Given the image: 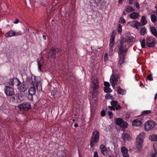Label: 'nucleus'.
Returning a JSON list of instances; mask_svg holds the SVG:
<instances>
[{"instance_id":"60","label":"nucleus","mask_w":157,"mask_h":157,"mask_svg":"<svg viewBox=\"0 0 157 157\" xmlns=\"http://www.w3.org/2000/svg\"><path fill=\"white\" fill-rule=\"evenodd\" d=\"M43 37L44 38V39H46L45 38H46V36L45 35H43Z\"/></svg>"},{"instance_id":"40","label":"nucleus","mask_w":157,"mask_h":157,"mask_svg":"<svg viewBox=\"0 0 157 157\" xmlns=\"http://www.w3.org/2000/svg\"><path fill=\"white\" fill-rule=\"evenodd\" d=\"M134 38L132 36H129L127 37V41L128 42H131L133 41Z\"/></svg>"},{"instance_id":"8","label":"nucleus","mask_w":157,"mask_h":157,"mask_svg":"<svg viewBox=\"0 0 157 157\" xmlns=\"http://www.w3.org/2000/svg\"><path fill=\"white\" fill-rule=\"evenodd\" d=\"M155 125V122L152 121H148L144 124V130L145 131H148L154 128Z\"/></svg>"},{"instance_id":"14","label":"nucleus","mask_w":157,"mask_h":157,"mask_svg":"<svg viewBox=\"0 0 157 157\" xmlns=\"http://www.w3.org/2000/svg\"><path fill=\"white\" fill-rule=\"evenodd\" d=\"M100 148L101 150V153L105 156H107L108 155V151L105 147L103 144H101L100 146Z\"/></svg>"},{"instance_id":"64","label":"nucleus","mask_w":157,"mask_h":157,"mask_svg":"<svg viewBox=\"0 0 157 157\" xmlns=\"http://www.w3.org/2000/svg\"><path fill=\"white\" fill-rule=\"evenodd\" d=\"M123 23H124L125 22V20L123 19Z\"/></svg>"},{"instance_id":"3","label":"nucleus","mask_w":157,"mask_h":157,"mask_svg":"<svg viewBox=\"0 0 157 157\" xmlns=\"http://www.w3.org/2000/svg\"><path fill=\"white\" fill-rule=\"evenodd\" d=\"M62 51V49L57 48H52L48 54V59H55L56 54H58Z\"/></svg>"},{"instance_id":"26","label":"nucleus","mask_w":157,"mask_h":157,"mask_svg":"<svg viewBox=\"0 0 157 157\" xmlns=\"http://www.w3.org/2000/svg\"><path fill=\"white\" fill-rule=\"evenodd\" d=\"M36 88L34 86L30 87L29 90V94L31 96L34 95L36 92Z\"/></svg>"},{"instance_id":"17","label":"nucleus","mask_w":157,"mask_h":157,"mask_svg":"<svg viewBox=\"0 0 157 157\" xmlns=\"http://www.w3.org/2000/svg\"><path fill=\"white\" fill-rule=\"evenodd\" d=\"M140 16L139 13L138 12H133L130 14V18L136 19L138 18Z\"/></svg>"},{"instance_id":"13","label":"nucleus","mask_w":157,"mask_h":157,"mask_svg":"<svg viewBox=\"0 0 157 157\" xmlns=\"http://www.w3.org/2000/svg\"><path fill=\"white\" fill-rule=\"evenodd\" d=\"M37 63L38 65V69L40 71H42L41 68L44 65V62L43 59L40 57L37 59Z\"/></svg>"},{"instance_id":"5","label":"nucleus","mask_w":157,"mask_h":157,"mask_svg":"<svg viewBox=\"0 0 157 157\" xmlns=\"http://www.w3.org/2000/svg\"><path fill=\"white\" fill-rule=\"evenodd\" d=\"M99 133L98 131H94L92 134L90 141V145L91 147H93L94 144L99 141Z\"/></svg>"},{"instance_id":"6","label":"nucleus","mask_w":157,"mask_h":157,"mask_svg":"<svg viewBox=\"0 0 157 157\" xmlns=\"http://www.w3.org/2000/svg\"><path fill=\"white\" fill-rule=\"evenodd\" d=\"M119 55L125 56L127 52L126 45L124 44L123 42H120V44L118 46Z\"/></svg>"},{"instance_id":"62","label":"nucleus","mask_w":157,"mask_h":157,"mask_svg":"<svg viewBox=\"0 0 157 157\" xmlns=\"http://www.w3.org/2000/svg\"><path fill=\"white\" fill-rule=\"evenodd\" d=\"M143 83L141 82H140V86H143Z\"/></svg>"},{"instance_id":"1","label":"nucleus","mask_w":157,"mask_h":157,"mask_svg":"<svg viewBox=\"0 0 157 157\" xmlns=\"http://www.w3.org/2000/svg\"><path fill=\"white\" fill-rule=\"evenodd\" d=\"M99 88V82L98 79L93 75L91 77V82L90 83V92L91 98L96 103L97 100V96L98 94Z\"/></svg>"},{"instance_id":"61","label":"nucleus","mask_w":157,"mask_h":157,"mask_svg":"<svg viewBox=\"0 0 157 157\" xmlns=\"http://www.w3.org/2000/svg\"><path fill=\"white\" fill-rule=\"evenodd\" d=\"M157 98V93L155 95V99H156Z\"/></svg>"},{"instance_id":"58","label":"nucleus","mask_w":157,"mask_h":157,"mask_svg":"<svg viewBox=\"0 0 157 157\" xmlns=\"http://www.w3.org/2000/svg\"><path fill=\"white\" fill-rule=\"evenodd\" d=\"M74 126L76 128L78 126V124L77 123H75L74 124Z\"/></svg>"},{"instance_id":"15","label":"nucleus","mask_w":157,"mask_h":157,"mask_svg":"<svg viewBox=\"0 0 157 157\" xmlns=\"http://www.w3.org/2000/svg\"><path fill=\"white\" fill-rule=\"evenodd\" d=\"M130 25L134 28H136V29H139L140 28V26H141L140 23L136 20L134 21L131 22Z\"/></svg>"},{"instance_id":"39","label":"nucleus","mask_w":157,"mask_h":157,"mask_svg":"<svg viewBox=\"0 0 157 157\" xmlns=\"http://www.w3.org/2000/svg\"><path fill=\"white\" fill-rule=\"evenodd\" d=\"M118 103V101L115 100H113L110 102L111 105L114 107L117 105Z\"/></svg>"},{"instance_id":"57","label":"nucleus","mask_w":157,"mask_h":157,"mask_svg":"<svg viewBox=\"0 0 157 157\" xmlns=\"http://www.w3.org/2000/svg\"><path fill=\"white\" fill-rule=\"evenodd\" d=\"M129 1V4H132L133 1L132 0H128Z\"/></svg>"},{"instance_id":"7","label":"nucleus","mask_w":157,"mask_h":157,"mask_svg":"<svg viewBox=\"0 0 157 157\" xmlns=\"http://www.w3.org/2000/svg\"><path fill=\"white\" fill-rule=\"evenodd\" d=\"M156 44V40L155 39L149 36L147 37L146 44L148 47H153Z\"/></svg>"},{"instance_id":"18","label":"nucleus","mask_w":157,"mask_h":157,"mask_svg":"<svg viewBox=\"0 0 157 157\" xmlns=\"http://www.w3.org/2000/svg\"><path fill=\"white\" fill-rule=\"evenodd\" d=\"M122 140L125 141L126 140H130V136L128 134L124 132L122 134Z\"/></svg>"},{"instance_id":"53","label":"nucleus","mask_w":157,"mask_h":157,"mask_svg":"<svg viewBox=\"0 0 157 157\" xmlns=\"http://www.w3.org/2000/svg\"><path fill=\"white\" fill-rule=\"evenodd\" d=\"M98 152L95 151L94 153V157H98Z\"/></svg>"},{"instance_id":"29","label":"nucleus","mask_w":157,"mask_h":157,"mask_svg":"<svg viewBox=\"0 0 157 157\" xmlns=\"http://www.w3.org/2000/svg\"><path fill=\"white\" fill-rule=\"evenodd\" d=\"M125 11L128 12L130 13L135 11V9H134L131 6H127L125 8Z\"/></svg>"},{"instance_id":"42","label":"nucleus","mask_w":157,"mask_h":157,"mask_svg":"<svg viewBox=\"0 0 157 157\" xmlns=\"http://www.w3.org/2000/svg\"><path fill=\"white\" fill-rule=\"evenodd\" d=\"M24 97V95L21 93H20L17 94L18 99L20 101L21 100L20 98H22L23 97Z\"/></svg>"},{"instance_id":"55","label":"nucleus","mask_w":157,"mask_h":157,"mask_svg":"<svg viewBox=\"0 0 157 157\" xmlns=\"http://www.w3.org/2000/svg\"><path fill=\"white\" fill-rule=\"evenodd\" d=\"M19 22V20L18 19H17L14 22V23L15 24H16L18 23Z\"/></svg>"},{"instance_id":"20","label":"nucleus","mask_w":157,"mask_h":157,"mask_svg":"<svg viewBox=\"0 0 157 157\" xmlns=\"http://www.w3.org/2000/svg\"><path fill=\"white\" fill-rule=\"evenodd\" d=\"M150 30L152 34L157 37V31L155 27L153 26L150 27Z\"/></svg>"},{"instance_id":"31","label":"nucleus","mask_w":157,"mask_h":157,"mask_svg":"<svg viewBox=\"0 0 157 157\" xmlns=\"http://www.w3.org/2000/svg\"><path fill=\"white\" fill-rule=\"evenodd\" d=\"M152 112L150 110H144L142 112L141 114L144 115H147L151 114Z\"/></svg>"},{"instance_id":"11","label":"nucleus","mask_w":157,"mask_h":157,"mask_svg":"<svg viewBox=\"0 0 157 157\" xmlns=\"http://www.w3.org/2000/svg\"><path fill=\"white\" fill-rule=\"evenodd\" d=\"M18 86H19L17 88V89L20 92H24L28 88V85L24 82L22 83L21 82V84Z\"/></svg>"},{"instance_id":"16","label":"nucleus","mask_w":157,"mask_h":157,"mask_svg":"<svg viewBox=\"0 0 157 157\" xmlns=\"http://www.w3.org/2000/svg\"><path fill=\"white\" fill-rule=\"evenodd\" d=\"M121 150L122 153L123 154L124 157H129L128 154V149L125 147H122Z\"/></svg>"},{"instance_id":"27","label":"nucleus","mask_w":157,"mask_h":157,"mask_svg":"<svg viewBox=\"0 0 157 157\" xmlns=\"http://www.w3.org/2000/svg\"><path fill=\"white\" fill-rule=\"evenodd\" d=\"M153 147L154 150H155V152L154 154L152 153L150 157H157V144H154Z\"/></svg>"},{"instance_id":"28","label":"nucleus","mask_w":157,"mask_h":157,"mask_svg":"<svg viewBox=\"0 0 157 157\" xmlns=\"http://www.w3.org/2000/svg\"><path fill=\"white\" fill-rule=\"evenodd\" d=\"M110 82H115L116 83L118 81V78L116 77L115 74H112L111 77Z\"/></svg>"},{"instance_id":"4","label":"nucleus","mask_w":157,"mask_h":157,"mask_svg":"<svg viewBox=\"0 0 157 157\" xmlns=\"http://www.w3.org/2000/svg\"><path fill=\"white\" fill-rule=\"evenodd\" d=\"M27 81L30 84L32 85L33 86L35 87L37 90H40L42 88L39 87L38 88V86L40 83L36 80V78L35 76L33 75L32 76H29L27 78Z\"/></svg>"},{"instance_id":"36","label":"nucleus","mask_w":157,"mask_h":157,"mask_svg":"<svg viewBox=\"0 0 157 157\" xmlns=\"http://www.w3.org/2000/svg\"><path fill=\"white\" fill-rule=\"evenodd\" d=\"M151 21L153 23H155L157 21V17L155 15L152 14L151 16Z\"/></svg>"},{"instance_id":"51","label":"nucleus","mask_w":157,"mask_h":157,"mask_svg":"<svg viewBox=\"0 0 157 157\" xmlns=\"http://www.w3.org/2000/svg\"><path fill=\"white\" fill-rule=\"evenodd\" d=\"M136 8L138 9H139L140 8V5H139V3L137 2L136 3Z\"/></svg>"},{"instance_id":"49","label":"nucleus","mask_w":157,"mask_h":157,"mask_svg":"<svg viewBox=\"0 0 157 157\" xmlns=\"http://www.w3.org/2000/svg\"><path fill=\"white\" fill-rule=\"evenodd\" d=\"M108 115L110 118H111L113 117V113L112 112L109 111L108 112Z\"/></svg>"},{"instance_id":"48","label":"nucleus","mask_w":157,"mask_h":157,"mask_svg":"<svg viewBox=\"0 0 157 157\" xmlns=\"http://www.w3.org/2000/svg\"><path fill=\"white\" fill-rule=\"evenodd\" d=\"M122 31V28L121 26V25H119L118 27V32L119 33H120Z\"/></svg>"},{"instance_id":"43","label":"nucleus","mask_w":157,"mask_h":157,"mask_svg":"<svg viewBox=\"0 0 157 157\" xmlns=\"http://www.w3.org/2000/svg\"><path fill=\"white\" fill-rule=\"evenodd\" d=\"M115 110L116 109L117 110H119L121 109L122 108L119 105H117L115 106L114 107Z\"/></svg>"},{"instance_id":"54","label":"nucleus","mask_w":157,"mask_h":157,"mask_svg":"<svg viewBox=\"0 0 157 157\" xmlns=\"http://www.w3.org/2000/svg\"><path fill=\"white\" fill-rule=\"evenodd\" d=\"M110 83L111 84V85H112V87H114L115 86V82H110Z\"/></svg>"},{"instance_id":"9","label":"nucleus","mask_w":157,"mask_h":157,"mask_svg":"<svg viewBox=\"0 0 157 157\" xmlns=\"http://www.w3.org/2000/svg\"><path fill=\"white\" fill-rule=\"evenodd\" d=\"M18 107L20 110L27 111L29 110L31 107L30 103L25 102L19 105Z\"/></svg>"},{"instance_id":"34","label":"nucleus","mask_w":157,"mask_h":157,"mask_svg":"<svg viewBox=\"0 0 157 157\" xmlns=\"http://www.w3.org/2000/svg\"><path fill=\"white\" fill-rule=\"evenodd\" d=\"M149 139L152 141H157V135H153L150 137Z\"/></svg>"},{"instance_id":"24","label":"nucleus","mask_w":157,"mask_h":157,"mask_svg":"<svg viewBox=\"0 0 157 157\" xmlns=\"http://www.w3.org/2000/svg\"><path fill=\"white\" fill-rule=\"evenodd\" d=\"M141 122L138 119H136L134 120L132 123V125L133 126H140L141 125Z\"/></svg>"},{"instance_id":"23","label":"nucleus","mask_w":157,"mask_h":157,"mask_svg":"<svg viewBox=\"0 0 157 157\" xmlns=\"http://www.w3.org/2000/svg\"><path fill=\"white\" fill-rule=\"evenodd\" d=\"M147 23V21L146 20V17L145 16H143L142 17L141 21H140V26H144Z\"/></svg>"},{"instance_id":"52","label":"nucleus","mask_w":157,"mask_h":157,"mask_svg":"<svg viewBox=\"0 0 157 157\" xmlns=\"http://www.w3.org/2000/svg\"><path fill=\"white\" fill-rule=\"evenodd\" d=\"M109 108L111 110H115V109L114 107L113 106H112V105L111 106H109Z\"/></svg>"},{"instance_id":"32","label":"nucleus","mask_w":157,"mask_h":157,"mask_svg":"<svg viewBox=\"0 0 157 157\" xmlns=\"http://www.w3.org/2000/svg\"><path fill=\"white\" fill-rule=\"evenodd\" d=\"M118 93L124 95L125 94V91L124 90L119 87L117 89Z\"/></svg>"},{"instance_id":"19","label":"nucleus","mask_w":157,"mask_h":157,"mask_svg":"<svg viewBox=\"0 0 157 157\" xmlns=\"http://www.w3.org/2000/svg\"><path fill=\"white\" fill-rule=\"evenodd\" d=\"M26 4L27 6L29 7L30 6L33 7L35 2V0H25Z\"/></svg>"},{"instance_id":"38","label":"nucleus","mask_w":157,"mask_h":157,"mask_svg":"<svg viewBox=\"0 0 157 157\" xmlns=\"http://www.w3.org/2000/svg\"><path fill=\"white\" fill-rule=\"evenodd\" d=\"M104 91L105 92L107 93H111L112 90L110 89V88L108 87H104Z\"/></svg>"},{"instance_id":"10","label":"nucleus","mask_w":157,"mask_h":157,"mask_svg":"<svg viewBox=\"0 0 157 157\" xmlns=\"http://www.w3.org/2000/svg\"><path fill=\"white\" fill-rule=\"evenodd\" d=\"M4 90L7 96H12L14 94L13 88L9 86H5Z\"/></svg>"},{"instance_id":"21","label":"nucleus","mask_w":157,"mask_h":157,"mask_svg":"<svg viewBox=\"0 0 157 157\" xmlns=\"http://www.w3.org/2000/svg\"><path fill=\"white\" fill-rule=\"evenodd\" d=\"M115 37H110L109 46L110 50H113V48L114 44Z\"/></svg>"},{"instance_id":"12","label":"nucleus","mask_w":157,"mask_h":157,"mask_svg":"<svg viewBox=\"0 0 157 157\" xmlns=\"http://www.w3.org/2000/svg\"><path fill=\"white\" fill-rule=\"evenodd\" d=\"M9 83L11 86H13V85L18 86L21 84V82L17 78H14L10 79L9 81Z\"/></svg>"},{"instance_id":"25","label":"nucleus","mask_w":157,"mask_h":157,"mask_svg":"<svg viewBox=\"0 0 157 157\" xmlns=\"http://www.w3.org/2000/svg\"><path fill=\"white\" fill-rule=\"evenodd\" d=\"M119 62L118 63V65L119 66H121L122 64L124 62V57L125 56H123L122 55H119Z\"/></svg>"},{"instance_id":"2","label":"nucleus","mask_w":157,"mask_h":157,"mask_svg":"<svg viewBox=\"0 0 157 157\" xmlns=\"http://www.w3.org/2000/svg\"><path fill=\"white\" fill-rule=\"evenodd\" d=\"M145 134L141 132L137 136L136 139V147L138 150H141L143 147V138L145 137Z\"/></svg>"},{"instance_id":"35","label":"nucleus","mask_w":157,"mask_h":157,"mask_svg":"<svg viewBox=\"0 0 157 157\" xmlns=\"http://www.w3.org/2000/svg\"><path fill=\"white\" fill-rule=\"evenodd\" d=\"M121 127L125 128L127 127V124L126 122L124 121L123 120L120 125Z\"/></svg>"},{"instance_id":"46","label":"nucleus","mask_w":157,"mask_h":157,"mask_svg":"<svg viewBox=\"0 0 157 157\" xmlns=\"http://www.w3.org/2000/svg\"><path fill=\"white\" fill-rule=\"evenodd\" d=\"M116 33L114 30H113L112 32L110 37H115Z\"/></svg>"},{"instance_id":"44","label":"nucleus","mask_w":157,"mask_h":157,"mask_svg":"<svg viewBox=\"0 0 157 157\" xmlns=\"http://www.w3.org/2000/svg\"><path fill=\"white\" fill-rule=\"evenodd\" d=\"M147 78L150 81L153 80V78L152 77V75L150 74H149L147 76Z\"/></svg>"},{"instance_id":"47","label":"nucleus","mask_w":157,"mask_h":157,"mask_svg":"<svg viewBox=\"0 0 157 157\" xmlns=\"http://www.w3.org/2000/svg\"><path fill=\"white\" fill-rule=\"evenodd\" d=\"M104 85L105 86L108 87H109V86H110V84L109 83V82H105L104 83Z\"/></svg>"},{"instance_id":"59","label":"nucleus","mask_w":157,"mask_h":157,"mask_svg":"<svg viewBox=\"0 0 157 157\" xmlns=\"http://www.w3.org/2000/svg\"><path fill=\"white\" fill-rule=\"evenodd\" d=\"M126 14V13L124 11L122 15L125 16Z\"/></svg>"},{"instance_id":"33","label":"nucleus","mask_w":157,"mask_h":157,"mask_svg":"<svg viewBox=\"0 0 157 157\" xmlns=\"http://www.w3.org/2000/svg\"><path fill=\"white\" fill-rule=\"evenodd\" d=\"M140 42L141 43V45L142 48H146L145 47V40L144 39H140L139 40Z\"/></svg>"},{"instance_id":"37","label":"nucleus","mask_w":157,"mask_h":157,"mask_svg":"<svg viewBox=\"0 0 157 157\" xmlns=\"http://www.w3.org/2000/svg\"><path fill=\"white\" fill-rule=\"evenodd\" d=\"M123 120V119L121 118H117L116 120V123L117 125H120Z\"/></svg>"},{"instance_id":"56","label":"nucleus","mask_w":157,"mask_h":157,"mask_svg":"<svg viewBox=\"0 0 157 157\" xmlns=\"http://www.w3.org/2000/svg\"><path fill=\"white\" fill-rule=\"evenodd\" d=\"M124 0H119V3L120 4H122Z\"/></svg>"},{"instance_id":"41","label":"nucleus","mask_w":157,"mask_h":157,"mask_svg":"<svg viewBox=\"0 0 157 157\" xmlns=\"http://www.w3.org/2000/svg\"><path fill=\"white\" fill-rule=\"evenodd\" d=\"M105 97L107 99H113V97L112 96H111V94H107L105 96Z\"/></svg>"},{"instance_id":"50","label":"nucleus","mask_w":157,"mask_h":157,"mask_svg":"<svg viewBox=\"0 0 157 157\" xmlns=\"http://www.w3.org/2000/svg\"><path fill=\"white\" fill-rule=\"evenodd\" d=\"M108 59V58L107 56V54L105 53L104 56V60L105 62H106V61Z\"/></svg>"},{"instance_id":"45","label":"nucleus","mask_w":157,"mask_h":157,"mask_svg":"<svg viewBox=\"0 0 157 157\" xmlns=\"http://www.w3.org/2000/svg\"><path fill=\"white\" fill-rule=\"evenodd\" d=\"M105 115V112L104 110H102L101 112V116L102 117Z\"/></svg>"},{"instance_id":"30","label":"nucleus","mask_w":157,"mask_h":157,"mask_svg":"<svg viewBox=\"0 0 157 157\" xmlns=\"http://www.w3.org/2000/svg\"><path fill=\"white\" fill-rule=\"evenodd\" d=\"M147 29L145 27H142L140 31V34L141 35L144 36L146 32Z\"/></svg>"},{"instance_id":"63","label":"nucleus","mask_w":157,"mask_h":157,"mask_svg":"<svg viewBox=\"0 0 157 157\" xmlns=\"http://www.w3.org/2000/svg\"><path fill=\"white\" fill-rule=\"evenodd\" d=\"M12 99H13L14 100H15V97H12Z\"/></svg>"},{"instance_id":"22","label":"nucleus","mask_w":157,"mask_h":157,"mask_svg":"<svg viewBox=\"0 0 157 157\" xmlns=\"http://www.w3.org/2000/svg\"><path fill=\"white\" fill-rule=\"evenodd\" d=\"M15 35V33L12 30L6 33L5 35V36L6 37H11Z\"/></svg>"}]
</instances>
